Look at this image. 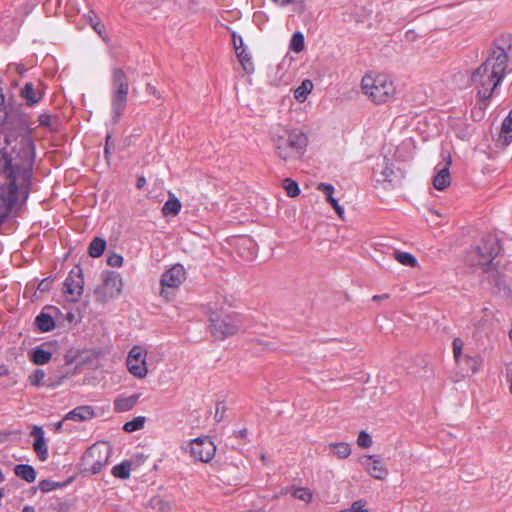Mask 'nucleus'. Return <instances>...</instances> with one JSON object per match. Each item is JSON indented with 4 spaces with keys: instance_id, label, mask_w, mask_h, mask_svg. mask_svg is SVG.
Returning a JSON list of instances; mask_svg holds the SVG:
<instances>
[{
    "instance_id": "1",
    "label": "nucleus",
    "mask_w": 512,
    "mask_h": 512,
    "mask_svg": "<svg viewBox=\"0 0 512 512\" xmlns=\"http://www.w3.org/2000/svg\"><path fill=\"white\" fill-rule=\"evenodd\" d=\"M504 37L496 39L489 49L486 60L471 74V83L477 89L479 101L487 104L503 81L508 68V54Z\"/></svg>"
},
{
    "instance_id": "2",
    "label": "nucleus",
    "mask_w": 512,
    "mask_h": 512,
    "mask_svg": "<svg viewBox=\"0 0 512 512\" xmlns=\"http://www.w3.org/2000/svg\"><path fill=\"white\" fill-rule=\"evenodd\" d=\"M269 136L276 155L283 161L300 158L308 145V138L301 130L281 124L271 126Z\"/></svg>"
},
{
    "instance_id": "3",
    "label": "nucleus",
    "mask_w": 512,
    "mask_h": 512,
    "mask_svg": "<svg viewBox=\"0 0 512 512\" xmlns=\"http://www.w3.org/2000/svg\"><path fill=\"white\" fill-rule=\"evenodd\" d=\"M210 332L219 340L235 335L240 329V321L238 316L229 312L223 307L209 308Z\"/></svg>"
},
{
    "instance_id": "4",
    "label": "nucleus",
    "mask_w": 512,
    "mask_h": 512,
    "mask_svg": "<svg viewBox=\"0 0 512 512\" xmlns=\"http://www.w3.org/2000/svg\"><path fill=\"white\" fill-rule=\"evenodd\" d=\"M111 112L112 122L118 123L128 101L129 82L125 71L114 68L111 73Z\"/></svg>"
},
{
    "instance_id": "5",
    "label": "nucleus",
    "mask_w": 512,
    "mask_h": 512,
    "mask_svg": "<svg viewBox=\"0 0 512 512\" xmlns=\"http://www.w3.org/2000/svg\"><path fill=\"white\" fill-rule=\"evenodd\" d=\"M361 89L374 103H387L394 98L396 89L387 75H365L361 81Z\"/></svg>"
},
{
    "instance_id": "6",
    "label": "nucleus",
    "mask_w": 512,
    "mask_h": 512,
    "mask_svg": "<svg viewBox=\"0 0 512 512\" xmlns=\"http://www.w3.org/2000/svg\"><path fill=\"white\" fill-rule=\"evenodd\" d=\"M499 252L500 245L497 238L489 235L483 238L481 245L469 252L467 262L470 266H479L485 272H489L492 262Z\"/></svg>"
},
{
    "instance_id": "7",
    "label": "nucleus",
    "mask_w": 512,
    "mask_h": 512,
    "mask_svg": "<svg viewBox=\"0 0 512 512\" xmlns=\"http://www.w3.org/2000/svg\"><path fill=\"white\" fill-rule=\"evenodd\" d=\"M123 288V281L119 273L109 271L103 274L102 284L94 290L96 302L106 303L109 300L118 297Z\"/></svg>"
},
{
    "instance_id": "8",
    "label": "nucleus",
    "mask_w": 512,
    "mask_h": 512,
    "mask_svg": "<svg viewBox=\"0 0 512 512\" xmlns=\"http://www.w3.org/2000/svg\"><path fill=\"white\" fill-rule=\"evenodd\" d=\"M186 279V271L181 264H176L165 271L161 277L160 284L162 286L161 296L167 301L171 300L172 294L167 290L169 288H178Z\"/></svg>"
},
{
    "instance_id": "9",
    "label": "nucleus",
    "mask_w": 512,
    "mask_h": 512,
    "mask_svg": "<svg viewBox=\"0 0 512 512\" xmlns=\"http://www.w3.org/2000/svg\"><path fill=\"white\" fill-rule=\"evenodd\" d=\"M110 449L105 444H94L84 454V462L93 474L99 473L107 464Z\"/></svg>"
},
{
    "instance_id": "10",
    "label": "nucleus",
    "mask_w": 512,
    "mask_h": 512,
    "mask_svg": "<svg viewBox=\"0 0 512 512\" xmlns=\"http://www.w3.org/2000/svg\"><path fill=\"white\" fill-rule=\"evenodd\" d=\"M146 355V350L138 345L132 347L128 353L126 365L129 372L136 378H144L148 373Z\"/></svg>"
},
{
    "instance_id": "11",
    "label": "nucleus",
    "mask_w": 512,
    "mask_h": 512,
    "mask_svg": "<svg viewBox=\"0 0 512 512\" xmlns=\"http://www.w3.org/2000/svg\"><path fill=\"white\" fill-rule=\"evenodd\" d=\"M84 279L80 267L71 270L64 282L63 292L67 295L68 300L77 302L83 293Z\"/></svg>"
},
{
    "instance_id": "12",
    "label": "nucleus",
    "mask_w": 512,
    "mask_h": 512,
    "mask_svg": "<svg viewBox=\"0 0 512 512\" xmlns=\"http://www.w3.org/2000/svg\"><path fill=\"white\" fill-rule=\"evenodd\" d=\"M216 447L208 437H198L190 442L191 456L201 462H209L215 455Z\"/></svg>"
},
{
    "instance_id": "13",
    "label": "nucleus",
    "mask_w": 512,
    "mask_h": 512,
    "mask_svg": "<svg viewBox=\"0 0 512 512\" xmlns=\"http://www.w3.org/2000/svg\"><path fill=\"white\" fill-rule=\"evenodd\" d=\"M31 436L34 437L33 449L41 461L48 458V448L44 438V431L40 426H34L31 431Z\"/></svg>"
},
{
    "instance_id": "14",
    "label": "nucleus",
    "mask_w": 512,
    "mask_h": 512,
    "mask_svg": "<svg viewBox=\"0 0 512 512\" xmlns=\"http://www.w3.org/2000/svg\"><path fill=\"white\" fill-rule=\"evenodd\" d=\"M233 44H234L237 58H238L239 62L241 63L243 70L248 74L253 73L254 72V64L252 62L251 56L243 48V40L240 39V45H237L236 44V36H235V34H233Z\"/></svg>"
},
{
    "instance_id": "15",
    "label": "nucleus",
    "mask_w": 512,
    "mask_h": 512,
    "mask_svg": "<svg viewBox=\"0 0 512 512\" xmlns=\"http://www.w3.org/2000/svg\"><path fill=\"white\" fill-rule=\"evenodd\" d=\"M368 459L372 461V463L367 464V471L375 479L383 480L388 475V470L382 464L379 456L370 455Z\"/></svg>"
},
{
    "instance_id": "16",
    "label": "nucleus",
    "mask_w": 512,
    "mask_h": 512,
    "mask_svg": "<svg viewBox=\"0 0 512 512\" xmlns=\"http://www.w3.org/2000/svg\"><path fill=\"white\" fill-rule=\"evenodd\" d=\"M451 164V160L449 159L447 163L437 171V174L433 178V186L437 190H444L450 185L451 177L449 172V165Z\"/></svg>"
},
{
    "instance_id": "17",
    "label": "nucleus",
    "mask_w": 512,
    "mask_h": 512,
    "mask_svg": "<svg viewBox=\"0 0 512 512\" xmlns=\"http://www.w3.org/2000/svg\"><path fill=\"white\" fill-rule=\"evenodd\" d=\"M489 283L493 285V293L499 296H509L510 288L498 272H492L488 277Z\"/></svg>"
},
{
    "instance_id": "18",
    "label": "nucleus",
    "mask_w": 512,
    "mask_h": 512,
    "mask_svg": "<svg viewBox=\"0 0 512 512\" xmlns=\"http://www.w3.org/2000/svg\"><path fill=\"white\" fill-rule=\"evenodd\" d=\"M94 416V411L90 406H79L70 411L64 420L86 421Z\"/></svg>"
},
{
    "instance_id": "19",
    "label": "nucleus",
    "mask_w": 512,
    "mask_h": 512,
    "mask_svg": "<svg viewBox=\"0 0 512 512\" xmlns=\"http://www.w3.org/2000/svg\"><path fill=\"white\" fill-rule=\"evenodd\" d=\"M141 394H133L128 397H118L114 401V410L117 412H126L131 410L138 402Z\"/></svg>"
},
{
    "instance_id": "20",
    "label": "nucleus",
    "mask_w": 512,
    "mask_h": 512,
    "mask_svg": "<svg viewBox=\"0 0 512 512\" xmlns=\"http://www.w3.org/2000/svg\"><path fill=\"white\" fill-rule=\"evenodd\" d=\"M21 96L25 99L28 106H33L41 99V93L35 90L31 82L26 83L21 89Z\"/></svg>"
},
{
    "instance_id": "21",
    "label": "nucleus",
    "mask_w": 512,
    "mask_h": 512,
    "mask_svg": "<svg viewBox=\"0 0 512 512\" xmlns=\"http://www.w3.org/2000/svg\"><path fill=\"white\" fill-rule=\"evenodd\" d=\"M14 473L17 477L27 481L28 483H32L36 479V471L35 469L28 464H18L14 468Z\"/></svg>"
},
{
    "instance_id": "22",
    "label": "nucleus",
    "mask_w": 512,
    "mask_h": 512,
    "mask_svg": "<svg viewBox=\"0 0 512 512\" xmlns=\"http://www.w3.org/2000/svg\"><path fill=\"white\" fill-rule=\"evenodd\" d=\"M29 357L34 364L44 365L51 360L52 354L50 351H47L42 347H36L30 352Z\"/></svg>"
},
{
    "instance_id": "23",
    "label": "nucleus",
    "mask_w": 512,
    "mask_h": 512,
    "mask_svg": "<svg viewBox=\"0 0 512 512\" xmlns=\"http://www.w3.org/2000/svg\"><path fill=\"white\" fill-rule=\"evenodd\" d=\"M37 328L42 332H49L55 328V321L53 317L45 312H41L35 318Z\"/></svg>"
},
{
    "instance_id": "24",
    "label": "nucleus",
    "mask_w": 512,
    "mask_h": 512,
    "mask_svg": "<svg viewBox=\"0 0 512 512\" xmlns=\"http://www.w3.org/2000/svg\"><path fill=\"white\" fill-rule=\"evenodd\" d=\"M181 202L173 194L170 193L169 199L162 207V214L164 216L177 215L181 210Z\"/></svg>"
},
{
    "instance_id": "25",
    "label": "nucleus",
    "mask_w": 512,
    "mask_h": 512,
    "mask_svg": "<svg viewBox=\"0 0 512 512\" xmlns=\"http://www.w3.org/2000/svg\"><path fill=\"white\" fill-rule=\"evenodd\" d=\"M512 140V111L509 113L508 117L503 121L501 126V132L499 136V141L504 145H508Z\"/></svg>"
},
{
    "instance_id": "26",
    "label": "nucleus",
    "mask_w": 512,
    "mask_h": 512,
    "mask_svg": "<svg viewBox=\"0 0 512 512\" xmlns=\"http://www.w3.org/2000/svg\"><path fill=\"white\" fill-rule=\"evenodd\" d=\"M106 248V241L100 237H95L88 247V253L93 258L100 257Z\"/></svg>"
},
{
    "instance_id": "27",
    "label": "nucleus",
    "mask_w": 512,
    "mask_h": 512,
    "mask_svg": "<svg viewBox=\"0 0 512 512\" xmlns=\"http://www.w3.org/2000/svg\"><path fill=\"white\" fill-rule=\"evenodd\" d=\"M313 89V83L309 79H305L302 81L301 85L297 87L294 91V97L299 102H304L307 99L308 94Z\"/></svg>"
},
{
    "instance_id": "28",
    "label": "nucleus",
    "mask_w": 512,
    "mask_h": 512,
    "mask_svg": "<svg viewBox=\"0 0 512 512\" xmlns=\"http://www.w3.org/2000/svg\"><path fill=\"white\" fill-rule=\"evenodd\" d=\"M131 462L125 460L118 465H115L112 469V474L116 478L127 479L130 476Z\"/></svg>"
},
{
    "instance_id": "29",
    "label": "nucleus",
    "mask_w": 512,
    "mask_h": 512,
    "mask_svg": "<svg viewBox=\"0 0 512 512\" xmlns=\"http://www.w3.org/2000/svg\"><path fill=\"white\" fill-rule=\"evenodd\" d=\"M329 448L334 450L335 455L339 459H346L351 454V447L345 442L331 443Z\"/></svg>"
},
{
    "instance_id": "30",
    "label": "nucleus",
    "mask_w": 512,
    "mask_h": 512,
    "mask_svg": "<svg viewBox=\"0 0 512 512\" xmlns=\"http://www.w3.org/2000/svg\"><path fill=\"white\" fill-rule=\"evenodd\" d=\"M459 365L460 366L464 365L463 370L466 373L474 374L479 369V361H478V359L475 358V357L469 356V355H464L463 358H462V363L459 364Z\"/></svg>"
},
{
    "instance_id": "31",
    "label": "nucleus",
    "mask_w": 512,
    "mask_h": 512,
    "mask_svg": "<svg viewBox=\"0 0 512 512\" xmlns=\"http://www.w3.org/2000/svg\"><path fill=\"white\" fill-rule=\"evenodd\" d=\"M304 48V35L301 32H295L290 40V49L296 53H299L302 52Z\"/></svg>"
},
{
    "instance_id": "32",
    "label": "nucleus",
    "mask_w": 512,
    "mask_h": 512,
    "mask_svg": "<svg viewBox=\"0 0 512 512\" xmlns=\"http://www.w3.org/2000/svg\"><path fill=\"white\" fill-rule=\"evenodd\" d=\"M395 259L402 265L409 267H416L418 264L417 259L408 252H395Z\"/></svg>"
},
{
    "instance_id": "33",
    "label": "nucleus",
    "mask_w": 512,
    "mask_h": 512,
    "mask_svg": "<svg viewBox=\"0 0 512 512\" xmlns=\"http://www.w3.org/2000/svg\"><path fill=\"white\" fill-rule=\"evenodd\" d=\"M384 167L381 171L382 178L378 179V182H392V176L395 174L393 169V164L390 162L389 159L384 158Z\"/></svg>"
},
{
    "instance_id": "34",
    "label": "nucleus",
    "mask_w": 512,
    "mask_h": 512,
    "mask_svg": "<svg viewBox=\"0 0 512 512\" xmlns=\"http://www.w3.org/2000/svg\"><path fill=\"white\" fill-rule=\"evenodd\" d=\"M144 423H145V417L138 416V417L134 418L133 420L126 422L123 426V429L126 432L131 433V432L142 429L144 427Z\"/></svg>"
},
{
    "instance_id": "35",
    "label": "nucleus",
    "mask_w": 512,
    "mask_h": 512,
    "mask_svg": "<svg viewBox=\"0 0 512 512\" xmlns=\"http://www.w3.org/2000/svg\"><path fill=\"white\" fill-rule=\"evenodd\" d=\"M283 188L289 197H296L300 194L298 183L290 178L284 179Z\"/></svg>"
},
{
    "instance_id": "36",
    "label": "nucleus",
    "mask_w": 512,
    "mask_h": 512,
    "mask_svg": "<svg viewBox=\"0 0 512 512\" xmlns=\"http://www.w3.org/2000/svg\"><path fill=\"white\" fill-rule=\"evenodd\" d=\"M274 3L280 6H287L289 4H294L295 11L298 14H302L305 11V3L304 0H272Z\"/></svg>"
},
{
    "instance_id": "37",
    "label": "nucleus",
    "mask_w": 512,
    "mask_h": 512,
    "mask_svg": "<svg viewBox=\"0 0 512 512\" xmlns=\"http://www.w3.org/2000/svg\"><path fill=\"white\" fill-rule=\"evenodd\" d=\"M65 484L64 483H61V482H55V481H52V480H49V479H44L42 481L39 482V489L42 491V492H50L52 490H55L57 488H60V487H63Z\"/></svg>"
},
{
    "instance_id": "38",
    "label": "nucleus",
    "mask_w": 512,
    "mask_h": 512,
    "mask_svg": "<svg viewBox=\"0 0 512 512\" xmlns=\"http://www.w3.org/2000/svg\"><path fill=\"white\" fill-rule=\"evenodd\" d=\"M464 346V342L459 337L455 338L453 340V355L454 359L458 364L462 363V358L464 355H462V349Z\"/></svg>"
},
{
    "instance_id": "39",
    "label": "nucleus",
    "mask_w": 512,
    "mask_h": 512,
    "mask_svg": "<svg viewBox=\"0 0 512 512\" xmlns=\"http://www.w3.org/2000/svg\"><path fill=\"white\" fill-rule=\"evenodd\" d=\"M45 378V372L42 369H36L31 375H29V382L33 386H41L43 385V380Z\"/></svg>"
},
{
    "instance_id": "40",
    "label": "nucleus",
    "mask_w": 512,
    "mask_h": 512,
    "mask_svg": "<svg viewBox=\"0 0 512 512\" xmlns=\"http://www.w3.org/2000/svg\"><path fill=\"white\" fill-rule=\"evenodd\" d=\"M293 496L306 503L312 500V493L308 488L300 487L294 490Z\"/></svg>"
},
{
    "instance_id": "41",
    "label": "nucleus",
    "mask_w": 512,
    "mask_h": 512,
    "mask_svg": "<svg viewBox=\"0 0 512 512\" xmlns=\"http://www.w3.org/2000/svg\"><path fill=\"white\" fill-rule=\"evenodd\" d=\"M357 444L361 448H369L372 445V438L365 430H362L358 435Z\"/></svg>"
},
{
    "instance_id": "42",
    "label": "nucleus",
    "mask_w": 512,
    "mask_h": 512,
    "mask_svg": "<svg viewBox=\"0 0 512 512\" xmlns=\"http://www.w3.org/2000/svg\"><path fill=\"white\" fill-rule=\"evenodd\" d=\"M38 121L40 126L52 128L56 119H53L49 114H41L39 115Z\"/></svg>"
},
{
    "instance_id": "43",
    "label": "nucleus",
    "mask_w": 512,
    "mask_h": 512,
    "mask_svg": "<svg viewBox=\"0 0 512 512\" xmlns=\"http://www.w3.org/2000/svg\"><path fill=\"white\" fill-rule=\"evenodd\" d=\"M90 22H91V25H92V28L94 29V31L104 40L106 41L107 40V35L105 34V27L103 24H101V22L99 20L97 21H93L92 18L90 19Z\"/></svg>"
},
{
    "instance_id": "44",
    "label": "nucleus",
    "mask_w": 512,
    "mask_h": 512,
    "mask_svg": "<svg viewBox=\"0 0 512 512\" xmlns=\"http://www.w3.org/2000/svg\"><path fill=\"white\" fill-rule=\"evenodd\" d=\"M123 262V257L119 254L112 253L107 258V264L111 267H120Z\"/></svg>"
},
{
    "instance_id": "45",
    "label": "nucleus",
    "mask_w": 512,
    "mask_h": 512,
    "mask_svg": "<svg viewBox=\"0 0 512 512\" xmlns=\"http://www.w3.org/2000/svg\"><path fill=\"white\" fill-rule=\"evenodd\" d=\"M367 502L365 500H357L351 505V512H369L365 509Z\"/></svg>"
},
{
    "instance_id": "46",
    "label": "nucleus",
    "mask_w": 512,
    "mask_h": 512,
    "mask_svg": "<svg viewBox=\"0 0 512 512\" xmlns=\"http://www.w3.org/2000/svg\"><path fill=\"white\" fill-rule=\"evenodd\" d=\"M19 433L13 431H0V444L17 438Z\"/></svg>"
},
{
    "instance_id": "47",
    "label": "nucleus",
    "mask_w": 512,
    "mask_h": 512,
    "mask_svg": "<svg viewBox=\"0 0 512 512\" xmlns=\"http://www.w3.org/2000/svg\"><path fill=\"white\" fill-rule=\"evenodd\" d=\"M114 144L111 143V135L108 134L106 136V143H105V147H104V156L106 158V160L109 159V156L110 154L112 153V150H114Z\"/></svg>"
},
{
    "instance_id": "48",
    "label": "nucleus",
    "mask_w": 512,
    "mask_h": 512,
    "mask_svg": "<svg viewBox=\"0 0 512 512\" xmlns=\"http://www.w3.org/2000/svg\"><path fill=\"white\" fill-rule=\"evenodd\" d=\"M317 189L319 191H322L323 193L326 194V196H330V194H333L334 193V187L333 185L331 184H327V183H319L317 185Z\"/></svg>"
},
{
    "instance_id": "49",
    "label": "nucleus",
    "mask_w": 512,
    "mask_h": 512,
    "mask_svg": "<svg viewBox=\"0 0 512 512\" xmlns=\"http://www.w3.org/2000/svg\"><path fill=\"white\" fill-rule=\"evenodd\" d=\"M238 241V246H246L249 250L254 249L255 247V243L250 237H241Z\"/></svg>"
},
{
    "instance_id": "50",
    "label": "nucleus",
    "mask_w": 512,
    "mask_h": 512,
    "mask_svg": "<svg viewBox=\"0 0 512 512\" xmlns=\"http://www.w3.org/2000/svg\"><path fill=\"white\" fill-rule=\"evenodd\" d=\"M50 283H51V280L49 278H46V279H43L39 285H38V289L40 291H46L49 289L50 287Z\"/></svg>"
},
{
    "instance_id": "51",
    "label": "nucleus",
    "mask_w": 512,
    "mask_h": 512,
    "mask_svg": "<svg viewBox=\"0 0 512 512\" xmlns=\"http://www.w3.org/2000/svg\"><path fill=\"white\" fill-rule=\"evenodd\" d=\"M146 92L150 93V94H153L155 97L157 98H160V93L158 92V90L155 88V86L151 85V84H147L146 85Z\"/></svg>"
},
{
    "instance_id": "52",
    "label": "nucleus",
    "mask_w": 512,
    "mask_h": 512,
    "mask_svg": "<svg viewBox=\"0 0 512 512\" xmlns=\"http://www.w3.org/2000/svg\"><path fill=\"white\" fill-rule=\"evenodd\" d=\"M405 39H406L407 41L413 42V41L416 39V35H415L414 30H408V31L405 33Z\"/></svg>"
},
{
    "instance_id": "53",
    "label": "nucleus",
    "mask_w": 512,
    "mask_h": 512,
    "mask_svg": "<svg viewBox=\"0 0 512 512\" xmlns=\"http://www.w3.org/2000/svg\"><path fill=\"white\" fill-rule=\"evenodd\" d=\"M146 185V179L144 176H139L137 179L136 187L142 189Z\"/></svg>"
},
{
    "instance_id": "54",
    "label": "nucleus",
    "mask_w": 512,
    "mask_h": 512,
    "mask_svg": "<svg viewBox=\"0 0 512 512\" xmlns=\"http://www.w3.org/2000/svg\"><path fill=\"white\" fill-rule=\"evenodd\" d=\"M234 434H235L236 437L245 438L247 436V434H248V431H247L246 428H243V429H241L239 431H235Z\"/></svg>"
},
{
    "instance_id": "55",
    "label": "nucleus",
    "mask_w": 512,
    "mask_h": 512,
    "mask_svg": "<svg viewBox=\"0 0 512 512\" xmlns=\"http://www.w3.org/2000/svg\"><path fill=\"white\" fill-rule=\"evenodd\" d=\"M327 201L329 202V204H331L332 207L337 206L339 204L337 199H335L333 197V194H330V196H327Z\"/></svg>"
},
{
    "instance_id": "56",
    "label": "nucleus",
    "mask_w": 512,
    "mask_h": 512,
    "mask_svg": "<svg viewBox=\"0 0 512 512\" xmlns=\"http://www.w3.org/2000/svg\"><path fill=\"white\" fill-rule=\"evenodd\" d=\"M388 297H389L388 294L375 295V296H373V300L374 301H380V300H383V299H387Z\"/></svg>"
},
{
    "instance_id": "57",
    "label": "nucleus",
    "mask_w": 512,
    "mask_h": 512,
    "mask_svg": "<svg viewBox=\"0 0 512 512\" xmlns=\"http://www.w3.org/2000/svg\"><path fill=\"white\" fill-rule=\"evenodd\" d=\"M333 208L335 209L336 213H337L340 217H341V216H342V214L344 213L343 208H342L339 204H338L337 206H334Z\"/></svg>"
},
{
    "instance_id": "58",
    "label": "nucleus",
    "mask_w": 512,
    "mask_h": 512,
    "mask_svg": "<svg viewBox=\"0 0 512 512\" xmlns=\"http://www.w3.org/2000/svg\"><path fill=\"white\" fill-rule=\"evenodd\" d=\"M482 312L484 313V316L485 317H489V316H492V317H495V315L489 310V308H483Z\"/></svg>"
},
{
    "instance_id": "59",
    "label": "nucleus",
    "mask_w": 512,
    "mask_h": 512,
    "mask_svg": "<svg viewBox=\"0 0 512 512\" xmlns=\"http://www.w3.org/2000/svg\"><path fill=\"white\" fill-rule=\"evenodd\" d=\"M64 421H65V420L63 419L62 421H59V422H57V423L55 424V431H57V432H58V431H60V430H61V428H62V425H63V422H64Z\"/></svg>"
},
{
    "instance_id": "60",
    "label": "nucleus",
    "mask_w": 512,
    "mask_h": 512,
    "mask_svg": "<svg viewBox=\"0 0 512 512\" xmlns=\"http://www.w3.org/2000/svg\"><path fill=\"white\" fill-rule=\"evenodd\" d=\"M22 512H35V509L32 506H25L22 510Z\"/></svg>"
},
{
    "instance_id": "61",
    "label": "nucleus",
    "mask_w": 512,
    "mask_h": 512,
    "mask_svg": "<svg viewBox=\"0 0 512 512\" xmlns=\"http://www.w3.org/2000/svg\"><path fill=\"white\" fill-rule=\"evenodd\" d=\"M7 369L4 366H0V378L7 374Z\"/></svg>"
},
{
    "instance_id": "62",
    "label": "nucleus",
    "mask_w": 512,
    "mask_h": 512,
    "mask_svg": "<svg viewBox=\"0 0 512 512\" xmlns=\"http://www.w3.org/2000/svg\"><path fill=\"white\" fill-rule=\"evenodd\" d=\"M260 458H261V460H262L263 462H265V460H266V456H265V454H263V453H262V454L260 455Z\"/></svg>"
},
{
    "instance_id": "63",
    "label": "nucleus",
    "mask_w": 512,
    "mask_h": 512,
    "mask_svg": "<svg viewBox=\"0 0 512 512\" xmlns=\"http://www.w3.org/2000/svg\"><path fill=\"white\" fill-rule=\"evenodd\" d=\"M4 497V490L0 489V500Z\"/></svg>"
},
{
    "instance_id": "64",
    "label": "nucleus",
    "mask_w": 512,
    "mask_h": 512,
    "mask_svg": "<svg viewBox=\"0 0 512 512\" xmlns=\"http://www.w3.org/2000/svg\"><path fill=\"white\" fill-rule=\"evenodd\" d=\"M254 254H255L254 251H250L248 257H253Z\"/></svg>"
}]
</instances>
